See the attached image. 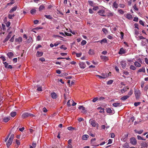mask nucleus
Returning <instances> with one entry per match:
<instances>
[{
	"label": "nucleus",
	"instance_id": "60",
	"mask_svg": "<svg viewBox=\"0 0 148 148\" xmlns=\"http://www.w3.org/2000/svg\"><path fill=\"white\" fill-rule=\"evenodd\" d=\"M138 18L137 17H135L133 20V21L136 22H138Z\"/></svg>",
	"mask_w": 148,
	"mask_h": 148
},
{
	"label": "nucleus",
	"instance_id": "48",
	"mask_svg": "<svg viewBox=\"0 0 148 148\" xmlns=\"http://www.w3.org/2000/svg\"><path fill=\"white\" fill-rule=\"evenodd\" d=\"M140 104V102H135L134 103V105L136 106H139Z\"/></svg>",
	"mask_w": 148,
	"mask_h": 148
},
{
	"label": "nucleus",
	"instance_id": "45",
	"mask_svg": "<svg viewBox=\"0 0 148 148\" xmlns=\"http://www.w3.org/2000/svg\"><path fill=\"white\" fill-rule=\"evenodd\" d=\"M64 45H62L60 46V48L61 49H63L64 50H66L67 49V48L66 47H64Z\"/></svg>",
	"mask_w": 148,
	"mask_h": 148
},
{
	"label": "nucleus",
	"instance_id": "35",
	"mask_svg": "<svg viewBox=\"0 0 148 148\" xmlns=\"http://www.w3.org/2000/svg\"><path fill=\"white\" fill-rule=\"evenodd\" d=\"M130 69L132 70H134L136 69V68L133 65H132L130 66Z\"/></svg>",
	"mask_w": 148,
	"mask_h": 148
},
{
	"label": "nucleus",
	"instance_id": "41",
	"mask_svg": "<svg viewBox=\"0 0 148 148\" xmlns=\"http://www.w3.org/2000/svg\"><path fill=\"white\" fill-rule=\"evenodd\" d=\"M37 90L38 91H42V87L41 86H37Z\"/></svg>",
	"mask_w": 148,
	"mask_h": 148
},
{
	"label": "nucleus",
	"instance_id": "9",
	"mask_svg": "<svg viewBox=\"0 0 148 148\" xmlns=\"http://www.w3.org/2000/svg\"><path fill=\"white\" fill-rule=\"evenodd\" d=\"M141 146L146 147L148 146V142H142L141 143Z\"/></svg>",
	"mask_w": 148,
	"mask_h": 148
},
{
	"label": "nucleus",
	"instance_id": "64",
	"mask_svg": "<svg viewBox=\"0 0 148 148\" xmlns=\"http://www.w3.org/2000/svg\"><path fill=\"white\" fill-rule=\"evenodd\" d=\"M123 73L125 75H129V73L127 71H123Z\"/></svg>",
	"mask_w": 148,
	"mask_h": 148
},
{
	"label": "nucleus",
	"instance_id": "25",
	"mask_svg": "<svg viewBox=\"0 0 148 148\" xmlns=\"http://www.w3.org/2000/svg\"><path fill=\"white\" fill-rule=\"evenodd\" d=\"M113 6L116 9L118 8V4L116 3V1H115L113 3Z\"/></svg>",
	"mask_w": 148,
	"mask_h": 148
},
{
	"label": "nucleus",
	"instance_id": "23",
	"mask_svg": "<svg viewBox=\"0 0 148 148\" xmlns=\"http://www.w3.org/2000/svg\"><path fill=\"white\" fill-rule=\"evenodd\" d=\"M7 55L9 58H11L14 56L13 53L12 52H10L8 53Z\"/></svg>",
	"mask_w": 148,
	"mask_h": 148
},
{
	"label": "nucleus",
	"instance_id": "52",
	"mask_svg": "<svg viewBox=\"0 0 148 148\" xmlns=\"http://www.w3.org/2000/svg\"><path fill=\"white\" fill-rule=\"evenodd\" d=\"M119 12L121 14H123L124 13V11L121 9H120L118 10Z\"/></svg>",
	"mask_w": 148,
	"mask_h": 148
},
{
	"label": "nucleus",
	"instance_id": "38",
	"mask_svg": "<svg viewBox=\"0 0 148 148\" xmlns=\"http://www.w3.org/2000/svg\"><path fill=\"white\" fill-rule=\"evenodd\" d=\"M15 16L14 14L13 15H11L10 14L8 15V18L10 19H12L13 18V17Z\"/></svg>",
	"mask_w": 148,
	"mask_h": 148
},
{
	"label": "nucleus",
	"instance_id": "40",
	"mask_svg": "<svg viewBox=\"0 0 148 148\" xmlns=\"http://www.w3.org/2000/svg\"><path fill=\"white\" fill-rule=\"evenodd\" d=\"M133 93V91L132 90H130V91L128 93V95L129 97Z\"/></svg>",
	"mask_w": 148,
	"mask_h": 148
},
{
	"label": "nucleus",
	"instance_id": "36",
	"mask_svg": "<svg viewBox=\"0 0 148 148\" xmlns=\"http://www.w3.org/2000/svg\"><path fill=\"white\" fill-rule=\"evenodd\" d=\"M139 23L140 25H143V26H145V22L141 20H140L139 21Z\"/></svg>",
	"mask_w": 148,
	"mask_h": 148
},
{
	"label": "nucleus",
	"instance_id": "26",
	"mask_svg": "<svg viewBox=\"0 0 148 148\" xmlns=\"http://www.w3.org/2000/svg\"><path fill=\"white\" fill-rule=\"evenodd\" d=\"M22 38L21 37H19L18 38H16L15 39V41L16 42H21L22 41Z\"/></svg>",
	"mask_w": 148,
	"mask_h": 148
},
{
	"label": "nucleus",
	"instance_id": "57",
	"mask_svg": "<svg viewBox=\"0 0 148 148\" xmlns=\"http://www.w3.org/2000/svg\"><path fill=\"white\" fill-rule=\"evenodd\" d=\"M123 147H125V148H128L129 147V145H128V144L127 143H125L124 144V146Z\"/></svg>",
	"mask_w": 148,
	"mask_h": 148
},
{
	"label": "nucleus",
	"instance_id": "2",
	"mask_svg": "<svg viewBox=\"0 0 148 148\" xmlns=\"http://www.w3.org/2000/svg\"><path fill=\"white\" fill-rule=\"evenodd\" d=\"M134 94L136 99H138L139 98L140 95V91L139 90H135Z\"/></svg>",
	"mask_w": 148,
	"mask_h": 148
},
{
	"label": "nucleus",
	"instance_id": "7",
	"mask_svg": "<svg viewBox=\"0 0 148 148\" xmlns=\"http://www.w3.org/2000/svg\"><path fill=\"white\" fill-rule=\"evenodd\" d=\"M78 109L79 110L82 109V112L83 113H86L87 112L86 110H85V108L83 106H80L78 107Z\"/></svg>",
	"mask_w": 148,
	"mask_h": 148
},
{
	"label": "nucleus",
	"instance_id": "53",
	"mask_svg": "<svg viewBox=\"0 0 148 148\" xmlns=\"http://www.w3.org/2000/svg\"><path fill=\"white\" fill-rule=\"evenodd\" d=\"M148 89V85H146L145 87L144 88V90L145 91H147V90Z\"/></svg>",
	"mask_w": 148,
	"mask_h": 148
},
{
	"label": "nucleus",
	"instance_id": "13",
	"mask_svg": "<svg viewBox=\"0 0 148 148\" xmlns=\"http://www.w3.org/2000/svg\"><path fill=\"white\" fill-rule=\"evenodd\" d=\"M100 42L101 44H102L103 43H106L107 42V40L106 39V38H103L102 40H101V41H95V42Z\"/></svg>",
	"mask_w": 148,
	"mask_h": 148
},
{
	"label": "nucleus",
	"instance_id": "28",
	"mask_svg": "<svg viewBox=\"0 0 148 148\" xmlns=\"http://www.w3.org/2000/svg\"><path fill=\"white\" fill-rule=\"evenodd\" d=\"M89 136L87 135H84L82 136V139L86 140L88 138Z\"/></svg>",
	"mask_w": 148,
	"mask_h": 148
},
{
	"label": "nucleus",
	"instance_id": "46",
	"mask_svg": "<svg viewBox=\"0 0 148 148\" xmlns=\"http://www.w3.org/2000/svg\"><path fill=\"white\" fill-rule=\"evenodd\" d=\"M102 31L105 34H106L108 33V31H107V29L106 28H103L102 29Z\"/></svg>",
	"mask_w": 148,
	"mask_h": 148
},
{
	"label": "nucleus",
	"instance_id": "56",
	"mask_svg": "<svg viewBox=\"0 0 148 148\" xmlns=\"http://www.w3.org/2000/svg\"><path fill=\"white\" fill-rule=\"evenodd\" d=\"M98 100V98L97 97H95L92 100V101L93 102H95Z\"/></svg>",
	"mask_w": 148,
	"mask_h": 148
},
{
	"label": "nucleus",
	"instance_id": "4",
	"mask_svg": "<svg viewBox=\"0 0 148 148\" xmlns=\"http://www.w3.org/2000/svg\"><path fill=\"white\" fill-rule=\"evenodd\" d=\"M130 143L134 145H136L137 143V140L134 137L130 138Z\"/></svg>",
	"mask_w": 148,
	"mask_h": 148
},
{
	"label": "nucleus",
	"instance_id": "6",
	"mask_svg": "<svg viewBox=\"0 0 148 148\" xmlns=\"http://www.w3.org/2000/svg\"><path fill=\"white\" fill-rule=\"evenodd\" d=\"M105 11L103 9L101 10L98 12V13L99 14V15L103 16H106V15L104 14L105 13Z\"/></svg>",
	"mask_w": 148,
	"mask_h": 148
},
{
	"label": "nucleus",
	"instance_id": "59",
	"mask_svg": "<svg viewBox=\"0 0 148 148\" xmlns=\"http://www.w3.org/2000/svg\"><path fill=\"white\" fill-rule=\"evenodd\" d=\"M134 27L135 28H136L138 29H139L138 27V25L137 23H135L134 24Z\"/></svg>",
	"mask_w": 148,
	"mask_h": 148
},
{
	"label": "nucleus",
	"instance_id": "30",
	"mask_svg": "<svg viewBox=\"0 0 148 148\" xmlns=\"http://www.w3.org/2000/svg\"><path fill=\"white\" fill-rule=\"evenodd\" d=\"M120 103H113V106L115 107H117L120 106Z\"/></svg>",
	"mask_w": 148,
	"mask_h": 148
},
{
	"label": "nucleus",
	"instance_id": "3",
	"mask_svg": "<svg viewBox=\"0 0 148 148\" xmlns=\"http://www.w3.org/2000/svg\"><path fill=\"white\" fill-rule=\"evenodd\" d=\"M89 123L93 127H95L96 125H98L95 120L91 119L90 120Z\"/></svg>",
	"mask_w": 148,
	"mask_h": 148
},
{
	"label": "nucleus",
	"instance_id": "47",
	"mask_svg": "<svg viewBox=\"0 0 148 148\" xmlns=\"http://www.w3.org/2000/svg\"><path fill=\"white\" fill-rule=\"evenodd\" d=\"M88 2L90 5L92 6H93V3L92 1H88Z\"/></svg>",
	"mask_w": 148,
	"mask_h": 148
},
{
	"label": "nucleus",
	"instance_id": "34",
	"mask_svg": "<svg viewBox=\"0 0 148 148\" xmlns=\"http://www.w3.org/2000/svg\"><path fill=\"white\" fill-rule=\"evenodd\" d=\"M36 10L35 9H33L30 10V13L32 14H34L36 12Z\"/></svg>",
	"mask_w": 148,
	"mask_h": 148
},
{
	"label": "nucleus",
	"instance_id": "8",
	"mask_svg": "<svg viewBox=\"0 0 148 148\" xmlns=\"http://www.w3.org/2000/svg\"><path fill=\"white\" fill-rule=\"evenodd\" d=\"M120 64L121 66L123 69H124L126 67L127 65V63L126 62L122 61L121 62Z\"/></svg>",
	"mask_w": 148,
	"mask_h": 148
},
{
	"label": "nucleus",
	"instance_id": "37",
	"mask_svg": "<svg viewBox=\"0 0 148 148\" xmlns=\"http://www.w3.org/2000/svg\"><path fill=\"white\" fill-rule=\"evenodd\" d=\"M113 80H110L107 82V84L108 85H110L112 84L113 82Z\"/></svg>",
	"mask_w": 148,
	"mask_h": 148
},
{
	"label": "nucleus",
	"instance_id": "14",
	"mask_svg": "<svg viewBox=\"0 0 148 148\" xmlns=\"http://www.w3.org/2000/svg\"><path fill=\"white\" fill-rule=\"evenodd\" d=\"M125 53V50L122 47L120 49L119 51V54H123L124 53Z\"/></svg>",
	"mask_w": 148,
	"mask_h": 148
},
{
	"label": "nucleus",
	"instance_id": "32",
	"mask_svg": "<svg viewBox=\"0 0 148 148\" xmlns=\"http://www.w3.org/2000/svg\"><path fill=\"white\" fill-rule=\"evenodd\" d=\"M44 16L47 19H51L53 18V17L50 15H45Z\"/></svg>",
	"mask_w": 148,
	"mask_h": 148
},
{
	"label": "nucleus",
	"instance_id": "22",
	"mask_svg": "<svg viewBox=\"0 0 148 148\" xmlns=\"http://www.w3.org/2000/svg\"><path fill=\"white\" fill-rule=\"evenodd\" d=\"M126 17L129 19L130 20L132 19V16L130 14H127L126 16Z\"/></svg>",
	"mask_w": 148,
	"mask_h": 148
},
{
	"label": "nucleus",
	"instance_id": "43",
	"mask_svg": "<svg viewBox=\"0 0 148 148\" xmlns=\"http://www.w3.org/2000/svg\"><path fill=\"white\" fill-rule=\"evenodd\" d=\"M86 43V42L85 40H83L81 42V44L82 45H84Z\"/></svg>",
	"mask_w": 148,
	"mask_h": 148
},
{
	"label": "nucleus",
	"instance_id": "16",
	"mask_svg": "<svg viewBox=\"0 0 148 148\" xmlns=\"http://www.w3.org/2000/svg\"><path fill=\"white\" fill-rule=\"evenodd\" d=\"M145 68L144 67H143L141 69H140L138 71L137 73H138L139 72H143V73H145Z\"/></svg>",
	"mask_w": 148,
	"mask_h": 148
},
{
	"label": "nucleus",
	"instance_id": "31",
	"mask_svg": "<svg viewBox=\"0 0 148 148\" xmlns=\"http://www.w3.org/2000/svg\"><path fill=\"white\" fill-rule=\"evenodd\" d=\"M16 113L15 112H12L10 113V115L12 117H14L16 116Z\"/></svg>",
	"mask_w": 148,
	"mask_h": 148
},
{
	"label": "nucleus",
	"instance_id": "42",
	"mask_svg": "<svg viewBox=\"0 0 148 148\" xmlns=\"http://www.w3.org/2000/svg\"><path fill=\"white\" fill-rule=\"evenodd\" d=\"M138 29H134L135 31V34L136 35H137L138 34H139V32L138 31Z\"/></svg>",
	"mask_w": 148,
	"mask_h": 148
},
{
	"label": "nucleus",
	"instance_id": "62",
	"mask_svg": "<svg viewBox=\"0 0 148 148\" xmlns=\"http://www.w3.org/2000/svg\"><path fill=\"white\" fill-rule=\"evenodd\" d=\"M3 63L5 65V67L7 68V67L8 66V63H7L6 62H3Z\"/></svg>",
	"mask_w": 148,
	"mask_h": 148
},
{
	"label": "nucleus",
	"instance_id": "15",
	"mask_svg": "<svg viewBox=\"0 0 148 148\" xmlns=\"http://www.w3.org/2000/svg\"><path fill=\"white\" fill-rule=\"evenodd\" d=\"M43 54V53L42 52H39L38 51L36 56L37 57H40L42 56Z\"/></svg>",
	"mask_w": 148,
	"mask_h": 148
},
{
	"label": "nucleus",
	"instance_id": "17",
	"mask_svg": "<svg viewBox=\"0 0 148 148\" xmlns=\"http://www.w3.org/2000/svg\"><path fill=\"white\" fill-rule=\"evenodd\" d=\"M64 90L66 91V93H65L64 94V99L65 100H66L68 98H67L66 97V95H67V94H68V95L69 94V90H68V89H67V90H66V89H64Z\"/></svg>",
	"mask_w": 148,
	"mask_h": 148
},
{
	"label": "nucleus",
	"instance_id": "50",
	"mask_svg": "<svg viewBox=\"0 0 148 148\" xmlns=\"http://www.w3.org/2000/svg\"><path fill=\"white\" fill-rule=\"evenodd\" d=\"M15 36V35H14L10 39V41L11 42H13L14 41V36Z\"/></svg>",
	"mask_w": 148,
	"mask_h": 148
},
{
	"label": "nucleus",
	"instance_id": "1",
	"mask_svg": "<svg viewBox=\"0 0 148 148\" xmlns=\"http://www.w3.org/2000/svg\"><path fill=\"white\" fill-rule=\"evenodd\" d=\"M29 116L33 117L35 116L33 114L27 112L24 113L22 115V117L23 119H25Z\"/></svg>",
	"mask_w": 148,
	"mask_h": 148
},
{
	"label": "nucleus",
	"instance_id": "19",
	"mask_svg": "<svg viewBox=\"0 0 148 148\" xmlns=\"http://www.w3.org/2000/svg\"><path fill=\"white\" fill-rule=\"evenodd\" d=\"M129 97V96L128 95L124 96L121 98V99L122 100L125 101V100L128 98Z\"/></svg>",
	"mask_w": 148,
	"mask_h": 148
},
{
	"label": "nucleus",
	"instance_id": "61",
	"mask_svg": "<svg viewBox=\"0 0 148 148\" xmlns=\"http://www.w3.org/2000/svg\"><path fill=\"white\" fill-rule=\"evenodd\" d=\"M65 35H66L67 36H71L72 35L70 33L66 32H65Z\"/></svg>",
	"mask_w": 148,
	"mask_h": 148
},
{
	"label": "nucleus",
	"instance_id": "12",
	"mask_svg": "<svg viewBox=\"0 0 148 148\" xmlns=\"http://www.w3.org/2000/svg\"><path fill=\"white\" fill-rule=\"evenodd\" d=\"M51 95L52 98L55 99L57 97L56 94L54 92H52L51 93Z\"/></svg>",
	"mask_w": 148,
	"mask_h": 148
},
{
	"label": "nucleus",
	"instance_id": "10",
	"mask_svg": "<svg viewBox=\"0 0 148 148\" xmlns=\"http://www.w3.org/2000/svg\"><path fill=\"white\" fill-rule=\"evenodd\" d=\"M79 65L81 68L84 69L86 67V65L85 63H84L83 62H80L79 64Z\"/></svg>",
	"mask_w": 148,
	"mask_h": 148
},
{
	"label": "nucleus",
	"instance_id": "5",
	"mask_svg": "<svg viewBox=\"0 0 148 148\" xmlns=\"http://www.w3.org/2000/svg\"><path fill=\"white\" fill-rule=\"evenodd\" d=\"M12 33V32L11 31L8 34L7 36L5 38L4 40L3 41V42L4 43L7 41L8 40H9V39L10 38L11 36V34Z\"/></svg>",
	"mask_w": 148,
	"mask_h": 148
},
{
	"label": "nucleus",
	"instance_id": "29",
	"mask_svg": "<svg viewBox=\"0 0 148 148\" xmlns=\"http://www.w3.org/2000/svg\"><path fill=\"white\" fill-rule=\"evenodd\" d=\"M134 131L136 133H138L139 134H141L143 132V130H141L140 131H138L136 130H134Z\"/></svg>",
	"mask_w": 148,
	"mask_h": 148
},
{
	"label": "nucleus",
	"instance_id": "49",
	"mask_svg": "<svg viewBox=\"0 0 148 148\" xmlns=\"http://www.w3.org/2000/svg\"><path fill=\"white\" fill-rule=\"evenodd\" d=\"M32 38L31 37L29 36L28 37V39L27 40V42L28 43H29L31 42L32 40Z\"/></svg>",
	"mask_w": 148,
	"mask_h": 148
},
{
	"label": "nucleus",
	"instance_id": "39",
	"mask_svg": "<svg viewBox=\"0 0 148 148\" xmlns=\"http://www.w3.org/2000/svg\"><path fill=\"white\" fill-rule=\"evenodd\" d=\"M102 78L105 79L107 77L108 75H105L104 73H102L101 74Z\"/></svg>",
	"mask_w": 148,
	"mask_h": 148
},
{
	"label": "nucleus",
	"instance_id": "51",
	"mask_svg": "<svg viewBox=\"0 0 148 148\" xmlns=\"http://www.w3.org/2000/svg\"><path fill=\"white\" fill-rule=\"evenodd\" d=\"M133 8H134V10L136 11H138V8L136 7V4H135L133 6Z\"/></svg>",
	"mask_w": 148,
	"mask_h": 148
},
{
	"label": "nucleus",
	"instance_id": "21",
	"mask_svg": "<svg viewBox=\"0 0 148 148\" xmlns=\"http://www.w3.org/2000/svg\"><path fill=\"white\" fill-rule=\"evenodd\" d=\"M10 120V117H4L3 119V121L4 122L7 123Z\"/></svg>",
	"mask_w": 148,
	"mask_h": 148
},
{
	"label": "nucleus",
	"instance_id": "44",
	"mask_svg": "<svg viewBox=\"0 0 148 148\" xmlns=\"http://www.w3.org/2000/svg\"><path fill=\"white\" fill-rule=\"evenodd\" d=\"M14 136V135L13 134H12L10 136L9 139L10 140H13Z\"/></svg>",
	"mask_w": 148,
	"mask_h": 148
},
{
	"label": "nucleus",
	"instance_id": "11",
	"mask_svg": "<svg viewBox=\"0 0 148 148\" xmlns=\"http://www.w3.org/2000/svg\"><path fill=\"white\" fill-rule=\"evenodd\" d=\"M12 140L9 139L8 141L7 142L6 145L7 147L8 148L11 145L12 142Z\"/></svg>",
	"mask_w": 148,
	"mask_h": 148
},
{
	"label": "nucleus",
	"instance_id": "20",
	"mask_svg": "<svg viewBox=\"0 0 148 148\" xmlns=\"http://www.w3.org/2000/svg\"><path fill=\"white\" fill-rule=\"evenodd\" d=\"M45 8V7L43 5H41L38 8V10L40 11H41L43 10Z\"/></svg>",
	"mask_w": 148,
	"mask_h": 148
},
{
	"label": "nucleus",
	"instance_id": "24",
	"mask_svg": "<svg viewBox=\"0 0 148 148\" xmlns=\"http://www.w3.org/2000/svg\"><path fill=\"white\" fill-rule=\"evenodd\" d=\"M134 65L137 67H140L141 66V64L138 62L136 61L134 63Z\"/></svg>",
	"mask_w": 148,
	"mask_h": 148
},
{
	"label": "nucleus",
	"instance_id": "55",
	"mask_svg": "<svg viewBox=\"0 0 148 148\" xmlns=\"http://www.w3.org/2000/svg\"><path fill=\"white\" fill-rule=\"evenodd\" d=\"M99 109H101V110L100 111H99V112L100 113H102V112H104V108H102L101 107H99L98 108Z\"/></svg>",
	"mask_w": 148,
	"mask_h": 148
},
{
	"label": "nucleus",
	"instance_id": "18",
	"mask_svg": "<svg viewBox=\"0 0 148 148\" xmlns=\"http://www.w3.org/2000/svg\"><path fill=\"white\" fill-rule=\"evenodd\" d=\"M17 9V6H15L13 8H12L10 11L9 12L10 13H12L13 12L15 11H16Z\"/></svg>",
	"mask_w": 148,
	"mask_h": 148
},
{
	"label": "nucleus",
	"instance_id": "54",
	"mask_svg": "<svg viewBox=\"0 0 148 148\" xmlns=\"http://www.w3.org/2000/svg\"><path fill=\"white\" fill-rule=\"evenodd\" d=\"M15 141H16V144L18 145H20V142L19 140H18L17 139H16Z\"/></svg>",
	"mask_w": 148,
	"mask_h": 148
},
{
	"label": "nucleus",
	"instance_id": "27",
	"mask_svg": "<svg viewBox=\"0 0 148 148\" xmlns=\"http://www.w3.org/2000/svg\"><path fill=\"white\" fill-rule=\"evenodd\" d=\"M106 112L108 113L111 114L112 113V111L111 108H107L106 109Z\"/></svg>",
	"mask_w": 148,
	"mask_h": 148
},
{
	"label": "nucleus",
	"instance_id": "63",
	"mask_svg": "<svg viewBox=\"0 0 148 148\" xmlns=\"http://www.w3.org/2000/svg\"><path fill=\"white\" fill-rule=\"evenodd\" d=\"M144 84L145 82H144L142 81L141 82V87L142 88H143V87Z\"/></svg>",
	"mask_w": 148,
	"mask_h": 148
},
{
	"label": "nucleus",
	"instance_id": "58",
	"mask_svg": "<svg viewBox=\"0 0 148 148\" xmlns=\"http://www.w3.org/2000/svg\"><path fill=\"white\" fill-rule=\"evenodd\" d=\"M120 34L121 35V39H123V38L124 34L123 32H121Z\"/></svg>",
	"mask_w": 148,
	"mask_h": 148
},
{
	"label": "nucleus",
	"instance_id": "33",
	"mask_svg": "<svg viewBox=\"0 0 148 148\" xmlns=\"http://www.w3.org/2000/svg\"><path fill=\"white\" fill-rule=\"evenodd\" d=\"M88 53L90 55H93L94 54V51L93 50L90 49L88 51Z\"/></svg>",
	"mask_w": 148,
	"mask_h": 148
}]
</instances>
